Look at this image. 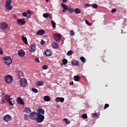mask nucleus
Instances as JSON below:
<instances>
[{
	"label": "nucleus",
	"mask_w": 127,
	"mask_h": 127,
	"mask_svg": "<svg viewBox=\"0 0 127 127\" xmlns=\"http://www.w3.org/2000/svg\"><path fill=\"white\" fill-rule=\"evenodd\" d=\"M3 62L7 66H9L11 63H12V60L11 58L8 56L4 57L3 59Z\"/></svg>",
	"instance_id": "nucleus-1"
},
{
	"label": "nucleus",
	"mask_w": 127,
	"mask_h": 127,
	"mask_svg": "<svg viewBox=\"0 0 127 127\" xmlns=\"http://www.w3.org/2000/svg\"><path fill=\"white\" fill-rule=\"evenodd\" d=\"M44 119H45L44 115H42L40 114H37L36 121L38 124H40L41 123H42L43 121H44Z\"/></svg>",
	"instance_id": "nucleus-2"
},
{
	"label": "nucleus",
	"mask_w": 127,
	"mask_h": 127,
	"mask_svg": "<svg viewBox=\"0 0 127 127\" xmlns=\"http://www.w3.org/2000/svg\"><path fill=\"white\" fill-rule=\"evenodd\" d=\"M4 80L8 84H10L12 82V80H13V77L10 74L6 75L4 76Z\"/></svg>",
	"instance_id": "nucleus-3"
},
{
	"label": "nucleus",
	"mask_w": 127,
	"mask_h": 127,
	"mask_svg": "<svg viewBox=\"0 0 127 127\" xmlns=\"http://www.w3.org/2000/svg\"><path fill=\"white\" fill-rule=\"evenodd\" d=\"M7 27H8V24L6 22H3L0 24V28L2 30L7 29Z\"/></svg>",
	"instance_id": "nucleus-4"
},
{
	"label": "nucleus",
	"mask_w": 127,
	"mask_h": 127,
	"mask_svg": "<svg viewBox=\"0 0 127 127\" xmlns=\"http://www.w3.org/2000/svg\"><path fill=\"white\" fill-rule=\"evenodd\" d=\"M20 85L23 87H26V85H27V80L25 78H21L20 81Z\"/></svg>",
	"instance_id": "nucleus-5"
},
{
	"label": "nucleus",
	"mask_w": 127,
	"mask_h": 127,
	"mask_svg": "<svg viewBox=\"0 0 127 127\" xmlns=\"http://www.w3.org/2000/svg\"><path fill=\"white\" fill-rule=\"evenodd\" d=\"M16 73H17V75L20 79H23L24 77L23 72L22 71H20L19 69H16Z\"/></svg>",
	"instance_id": "nucleus-6"
},
{
	"label": "nucleus",
	"mask_w": 127,
	"mask_h": 127,
	"mask_svg": "<svg viewBox=\"0 0 127 127\" xmlns=\"http://www.w3.org/2000/svg\"><path fill=\"white\" fill-rule=\"evenodd\" d=\"M53 37H54L56 41L59 42L61 40V37H60V34H53Z\"/></svg>",
	"instance_id": "nucleus-7"
},
{
	"label": "nucleus",
	"mask_w": 127,
	"mask_h": 127,
	"mask_svg": "<svg viewBox=\"0 0 127 127\" xmlns=\"http://www.w3.org/2000/svg\"><path fill=\"white\" fill-rule=\"evenodd\" d=\"M37 118V113L36 112H32L31 113L30 115V119L31 120H34V121H36V119Z\"/></svg>",
	"instance_id": "nucleus-8"
},
{
	"label": "nucleus",
	"mask_w": 127,
	"mask_h": 127,
	"mask_svg": "<svg viewBox=\"0 0 127 127\" xmlns=\"http://www.w3.org/2000/svg\"><path fill=\"white\" fill-rule=\"evenodd\" d=\"M17 22L19 25H24L25 24V20L24 19H17Z\"/></svg>",
	"instance_id": "nucleus-9"
},
{
	"label": "nucleus",
	"mask_w": 127,
	"mask_h": 127,
	"mask_svg": "<svg viewBox=\"0 0 127 127\" xmlns=\"http://www.w3.org/2000/svg\"><path fill=\"white\" fill-rule=\"evenodd\" d=\"M36 48V47L34 46V45H31V46L29 48V50L30 52H35V49Z\"/></svg>",
	"instance_id": "nucleus-10"
},
{
	"label": "nucleus",
	"mask_w": 127,
	"mask_h": 127,
	"mask_svg": "<svg viewBox=\"0 0 127 127\" xmlns=\"http://www.w3.org/2000/svg\"><path fill=\"white\" fill-rule=\"evenodd\" d=\"M19 56L20 57H23L25 55V52L23 50H20L18 51Z\"/></svg>",
	"instance_id": "nucleus-11"
},
{
	"label": "nucleus",
	"mask_w": 127,
	"mask_h": 127,
	"mask_svg": "<svg viewBox=\"0 0 127 127\" xmlns=\"http://www.w3.org/2000/svg\"><path fill=\"white\" fill-rule=\"evenodd\" d=\"M17 102L19 105H24V102L23 100L21 97H18L17 98Z\"/></svg>",
	"instance_id": "nucleus-12"
},
{
	"label": "nucleus",
	"mask_w": 127,
	"mask_h": 127,
	"mask_svg": "<svg viewBox=\"0 0 127 127\" xmlns=\"http://www.w3.org/2000/svg\"><path fill=\"white\" fill-rule=\"evenodd\" d=\"M23 113H25V114H31V110H30V108L26 107L23 110Z\"/></svg>",
	"instance_id": "nucleus-13"
},
{
	"label": "nucleus",
	"mask_w": 127,
	"mask_h": 127,
	"mask_svg": "<svg viewBox=\"0 0 127 127\" xmlns=\"http://www.w3.org/2000/svg\"><path fill=\"white\" fill-rule=\"evenodd\" d=\"M61 5L64 8V9L63 10V12H66V10H67L69 7H68L66 5L64 4L63 3L61 4Z\"/></svg>",
	"instance_id": "nucleus-14"
},
{
	"label": "nucleus",
	"mask_w": 127,
	"mask_h": 127,
	"mask_svg": "<svg viewBox=\"0 0 127 127\" xmlns=\"http://www.w3.org/2000/svg\"><path fill=\"white\" fill-rule=\"evenodd\" d=\"M56 102L57 103H59V102H61V103H63V102H64V98H63V97H57L56 98Z\"/></svg>",
	"instance_id": "nucleus-15"
},
{
	"label": "nucleus",
	"mask_w": 127,
	"mask_h": 127,
	"mask_svg": "<svg viewBox=\"0 0 127 127\" xmlns=\"http://www.w3.org/2000/svg\"><path fill=\"white\" fill-rule=\"evenodd\" d=\"M45 54L48 57L51 56L52 55V52L50 50H47L45 51Z\"/></svg>",
	"instance_id": "nucleus-16"
},
{
	"label": "nucleus",
	"mask_w": 127,
	"mask_h": 127,
	"mask_svg": "<svg viewBox=\"0 0 127 127\" xmlns=\"http://www.w3.org/2000/svg\"><path fill=\"white\" fill-rule=\"evenodd\" d=\"M37 112L38 113L37 114H40V115H44V113H45L44 109H43L42 108L38 109Z\"/></svg>",
	"instance_id": "nucleus-17"
},
{
	"label": "nucleus",
	"mask_w": 127,
	"mask_h": 127,
	"mask_svg": "<svg viewBox=\"0 0 127 127\" xmlns=\"http://www.w3.org/2000/svg\"><path fill=\"white\" fill-rule=\"evenodd\" d=\"M37 35H43L45 34V31L44 30H40L36 32Z\"/></svg>",
	"instance_id": "nucleus-18"
},
{
	"label": "nucleus",
	"mask_w": 127,
	"mask_h": 127,
	"mask_svg": "<svg viewBox=\"0 0 127 127\" xmlns=\"http://www.w3.org/2000/svg\"><path fill=\"white\" fill-rule=\"evenodd\" d=\"M52 47H53V48H54L55 49H57V48L59 47V45H58L57 43L53 42L52 43Z\"/></svg>",
	"instance_id": "nucleus-19"
},
{
	"label": "nucleus",
	"mask_w": 127,
	"mask_h": 127,
	"mask_svg": "<svg viewBox=\"0 0 127 127\" xmlns=\"http://www.w3.org/2000/svg\"><path fill=\"white\" fill-rule=\"evenodd\" d=\"M10 106H13L14 105V99L12 98H10L8 101Z\"/></svg>",
	"instance_id": "nucleus-20"
},
{
	"label": "nucleus",
	"mask_w": 127,
	"mask_h": 127,
	"mask_svg": "<svg viewBox=\"0 0 127 127\" xmlns=\"http://www.w3.org/2000/svg\"><path fill=\"white\" fill-rule=\"evenodd\" d=\"M11 119V116L8 115H7L4 117V120L5 121V122H8L9 121H10Z\"/></svg>",
	"instance_id": "nucleus-21"
},
{
	"label": "nucleus",
	"mask_w": 127,
	"mask_h": 127,
	"mask_svg": "<svg viewBox=\"0 0 127 127\" xmlns=\"http://www.w3.org/2000/svg\"><path fill=\"white\" fill-rule=\"evenodd\" d=\"M71 64L73 66H79V61L74 60L73 62H71Z\"/></svg>",
	"instance_id": "nucleus-22"
},
{
	"label": "nucleus",
	"mask_w": 127,
	"mask_h": 127,
	"mask_svg": "<svg viewBox=\"0 0 127 127\" xmlns=\"http://www.w3.org/2000/svg\"><path fill=\"white\" fill-rule=\"evenodd\" d=\"M44 101L45 102H50V97L48 95H46L44 97Z\"/></svg>",
	"instance_id": "nucleus-23"
},
{
	"label": "nucleus",
	"mask_w": 127,
	"mask_h": 127,
	"mask_svg": "<svg viewBox=\"0 0 127 127\" xmlns=\"http://www.w3.org/2000/svg\"><path fill=\"white\" fill-rule=\"evenodd\" d=\"M5 7L6 10H11L12 9V6L11 5H5Z\"/></svg>",
	"instance_id": "nucleus-24"
},
{
	"label": "nucleus",
	"mask_w": 127,
	"mask_h": 127,
	"mask_svg": "<svg viewBox=\"0 0 127 127\" xmlns=\"http://www.w3.org/2000/svg\"><path fill=\"white\" fill-rule=\"evenodd\" d=\"M10 98V96L8 95H5V96H4V100L5 101H6V102H8L9 101V99Z\"/></svg>",
	"instance_id": "nucleus-25"
},
{
	"label": "nucleus",
	"mask_w": 127,
	"mask_h": 127,
	"mask_svg": "<svg viewBox=\"0 0 127 127\" xmlns=\"http://www.w3.org/2000/svg\"><path fill=\"white\" fill-rule=\"evenodd\" d=\"M44 82L43 81H37L36 83V85L37 86H43Z\"/></svg>",
	"instance_id": "nucleus-26"
},
{
	"label": "nucleus",
	"mask_w": 127,
	"mask_h": 127,
	"mask_svg": "<svg viewBox=\"0 0 127 127\" xmlns=\"http://www.w3.org/2000/svg\"><path fill=\"white\" fill-rule=\"evenodd\" d=\"M74 12L76 14H79V13H81V9L77 8L74 10Z\"/></svg>",
	"instance_id": "nucleus-27"
},
{
	"label": "nucleus",
	"mask_w": 127,
	"mask_h": 127,
	"mask_svg": "<svg viewBox=\"0 0 127 127\" xmlns=\"http://www.w3.org/2000/svg\"><path fill=\"white\" fill-rule=\"evenodd\" d=\"M22 41L24 43H25V44H27V38H26V37L22 36Z\"/></svg>",
	"instance_id": "nucleus-28"
},
{
	"label": "nucleus",
	"mask_w": 127,
	"mask_h": 127,
	"mask_svg": "<svg viewBox=\"0 0 127 127\" xmlns=\"http://www.w3.org/2000/svg\"><path fill=\"white\" fill-rule=\"evenodd\" d=\"M80 59L83 63H86V58H85L84 57H80Z\"/></svg>",
	"instance_id": "nucleus-29"
},
{
	"label": "nucleus",
	"mask_w": 127,
	"mask_h": 127,
	"mask_svg": "<svg viewBox=\"0 0 127 127\" xmlns=\"http://www.w3.org/2000/svg\"><path fill=\"white\" fill-rule=\"evenodd\" d=\"M74 81H78L79 80H80V76L78 75H75L74 77Z\"/></svg>",
	"instance_id": "nucleus-30"
},
{
	"label": "nucleus",
	"mask_w": 127,
	"mask_h": 127,
	"mask_svg": "<svg viewBox=\"0 0 127 127\" xmlns=\"http://www.w3.org/2000/svg\"><path fill=\"white\" fill-rule=\"evenodd\" d=\"M67 10L71 13L74 12L75 11V10L73 8L68 7L67 9Z\"/></svg>",
	"instance_id": "nucleus-31"
},
{
	"label": "nucleus",
	"mask_w": 127,
	"mask_h": 127,
	"mask_svg": "<svg viewBox=\"0 0 127 127\" xmlns=\"http://www.w3.org/2000/svg\"><path fill=\"white\" fill-rule=\"evenodd\" d=\"M63 121H64V122H65L66 125H70V122L68 121L67 118L64 119Z\"/></svg>",
	"instance_id": "nucleus-32"
},
{
	"label": "nucleus",
	"mask_w": 127,
	"mask_h": 127,
	"mask_svg": "<svg viewBox=\"0 0 127 127\" xmlns=\"http://www.w3.org/2000/svg\"><path fill=\"white\" fill-rule=\"evenodd\" d=\"M62 61L63 65H66L68 63V61L66 59H64Z\"/></svg>",
	"instance_id": "nucleus-33"
},
{
	"label": "nucleus",
	"mask_w": 127,
	"mask_h": 127,
	"mask_svg": "<svg viewBox=\"0 0 127 127\" xmlns=\"http://www.w3.org/2000/svg\"><path fill=\"white\" fill-rule=\"evenodd\" d=\"M5 5H11V0H6Z\"/></svg>",
	"instance_id": "nucleus-34"
},
{
	"label": "nucleus",
	"mask_w": 127,
	"mask_h": 127,
	"mask_svg": "<svg viewBox=\"0 0 127 127\" xmlns=\"http://www.w3.org/2000/svg\"><path fill=\"white\" fill-rule=\"evenodd\" d=\"M43 16H52V14L48 13H45L43 14Z\"/></svg>",
	"instance_id": "nucleus-35"
},
{
	"label": "nucleus",
	"mask_w": 127,
	"mask_h": 127,
	"mask_svg": "<svg viewBox=\"0 0 127 127\" xmlns=\"http://www.w3.org/2000/svg\"><path fill=\"white\" fill-rule=\"evenodd\" d=\"M52 25L53 26V28H55L56 27V24L54 22V21H51Z\"/></svg>",
	"instance_id": "nucleus-36"
},
{
	"label": "nucleus",
	"mask_w": 127,
	"mask_h": 127,
	"mask_svg": "<svg viewBox=\"0 0 127 127\" xmlns=\"http://www.w3.org/2000/svg\"><path fill=\"white\" fill-rule=\"evenodd\" d=\"M81 118L84 119H88V116H87V114H84L81 115Z\"/></svg>",
	"instance_id": "nucleus-37"
},
{
	"label": "nucleus",
	"mask_w": 127,
	"mask_h": 127,
	"mask_svg": "<svg viewBox=\"0 0 127 127\" xmlns=\"http://www.w3.org/2000/svg\"><path fill=\"white\" fill-rule=\"evenodd\" d=\"M27 14H29V15H32V14H33V12H32V11L28 10H27Z\"/></svg>",
	"instance_id": "nucleus-38"
},
{
	"label": "nucleus",
	"mask_w": 127,
	"mask_h": 127,
	"mask_svg": "<svg viewBox=\"0 0 127 127\" xmlns=\"http://www.w3.org/2000/svg\"><path fill=\"white\" fill-rule=\"evenodd\" d=\"M85 22L86 24H87V25H88L89 26H92V23L89 22V21H88V20H85Z\"/></svg>",
	"instance_id": "nucleus-39"
},
{
	"label": "nucleus",
	"mask_w": 127,
	"mask_h": 127,
	"mask_svg": "<svg viewBox=\"0 0 127 127\" xmlns=\"http://www.w3.org/2000/svg\"><path fill=\"white\" fill-rule=\"evenodd\" d=\"M32 92H34V93H38V90L35 88H32Z\"/></svg>",
	"instance_id": "nucleus-40"
},
{
	"label": "nucleus",
	"mask_w": 127,
	"mask_h": 127,
	"mask_svg": "<svg viewBox=\"0 0 127 127\" xmlns=\"http://www.w3.org/2000/svg\"><path fill=\"white\" fill-rule=\"evenodd\" d=\"M91 6L93 8H98V5L97 4H91Z\"/></svg>",
	"instance_id": "nucleus-41"
},
{
	"label": "nucleus",
	"mask_w": 127,
	"mask_h": 127,
	"mask_svg": "<svg viewBox=\"0 0 127 127\" xmlns=\"http://www.w3.org/2000/svg\"><path fill=\"white\" fill-rule=\"evenodd\" d=\"M70 35L71 36H74L75 35V32L73 30L70 31Z\"/></svg>",
	"instance_id": "nucleus-42"
},
{
	"label": "nucleus",
	"mask_w": 127,
	"mask_h": 127,
	"mask_svg": "<svg viewBox=\"0 0 127 127\" xmlns=\"http://www.w3.org/2000/svg\"><path fill=\"white\" fill-rule=\"evenodd\" d=\"M24 119L25 120V121H27L28 120V116L26 114H24Z\"/></svg>",
	"instance_id": "nucleus-43"
},
{
	"label": "nucleus",
	"mask_w": 127,
	"mask_h": 127,
	"mask_svg": "<svg viewBox=\"0 0 127 127\" xmlns=\"http://www.w3.org/2000/svg\"><path fill=\"white\" fill-rule=\"evenodd\" d=\"M66 55L68 56H70V55H72V51L70 50V51H68L67 52V53H66Z\"/></svg>",
	"instance_id": "nucleus-44"
},
{
	"label": "nucleus",
	"mask_w": 127,
	"mask_h": 127,
	"mask_svg": "<svg viewBox=\"0 0 127 127\" xmlns=\"http://www.w3.org/2000/svg\"><path fill=\"white\" fill-rule=\"evenodd\" d=\"M42 68L44 70H46V69H48V65H44L42 66Z\"/></svg>",
	"instance_id": "nucleus-45"
},
{
	"label": "nucleus",
	"mask_w": 127,
	"mask_h": 127,
	"mask_svg": "<svg viewBox=\"0 0 127 127\" xmlns=\"http://www.w3.org/2000/svg\"><path fill=\"white\" fill-rule=\"evenodd\" d=\"M109 105L108 104H105L104 107V110H106V109H108L109 108Z\"/></svg>",
	"instance_id": "nucleus-46"
},
{
	"label": "nucleus",
	"mask_w": 127,
	"mask_h": 127,
	"mask_svg": "<svg viewBox=\"0 0 127 127\" xmlns=\"http://www.w3.org/2000/svg\"><path fill=\"white\" fill-rule=\"evenodd\" d=\"M84 5L85 7H90V6H92V4L88 3L85 4Z\"/></svg>",
	"instance_id": "nucleus-47"
},
{
	"label": "nucleus",
	"mask_w": 127,
	"mask_h": 127,
	"mask_svg": "<svg viewBox=\"0 0 127 127\" xmlns=\"http://www.w3.org/2000/svg\"><path fill=\"white\" fill-rule=\"evenodd\" d=\"M92 118H96V117H98V115L97 113H94L92 114Z\"/></svg>",
	"instance_id": "nucleus-48"
},
{
	"label": "nucleus",
	"mask_w": 127,
	"mask_h": 127,
	"mask_svg": "<svg viewBox=\"0 0 127 127\" xmlns=\"http://www.w3.org/2000/svg\"><path fill=\"white\" fill-rule=\"evenodd\" d=\"M0 55H2L3 54V51L1 49V48H0Z\"/></svg>",
	"instance_id": "nucleus-49"
},
{
	"label": "nucleus",
	"mask_w": 127,
	"mask_h": 127,
	"mask_svg": "<svg viewBox=\"0 0 127 127\" xmlns=\"http://www.w3.org/2000/svg\"><path fill=\"white\" fill-rule=\"evenodd\" d=\"M35 62H36L37 63H39V59H38V58H36L35 59Z\"/></svg>",
	"instance_id": "nucleus-50"
},
{
	"label": "nucleus",
	"mask_w": 127,
	"mask_h": 127,
	"mask_svg": "<svg viewBox=\"0 0 127 127\" xmlns=\"http://www.w3.org/2000/svg\"><path fill=\"white\" fill-rule=\"evenodd\" d=\"M117 11V9L116 8H114L111 10V12H112V13H114V12H116Z\"/></svg>",
	"instance_id": "nucleus-51"
},
{
	"label": "nucleus",
	"mask_w": 127,
	"mask_h": 127,
	"mask_svg": "<svg viewBox=\"0 0 127 127\" xmlns=\"http://www.w3.org/2000/svg\"><path fill=\"white\" fill-rule=\"evenodd\" d=\"M22 15L23 16H27V13H26V12H24L22 13Z\"/></svg>",
	"instance_id": "nucleus-52"
},
{
	"label": "nucleus",
	"mask_w": 127,
	"mask_h": 127,
	"mask_svg": "<svg viewBox=\"0 0 127 127\" xmlns=\"http://www.w3.org/2000/svg\"><path fill=\"white\" fill-rule=\"evenodd\" d=\"M44 43H45V41H44L43 40H42L41 41V45H44Z\"/></svg>",
	"instance_id": "nucleus-53"
},
{
	"label": "nucleus",
	"mask_w": 127,
	"mask_h": 127,
	"mask_svg": "<svg viewBox=\"0 0 127 127\" xmlns=\"http://www.w3.org/2000/svg\"><path fill=\"white\" fill-rule=\"evenodd\" d=\"M67 1H68V0H63V3H65Z\"/></svg>",
	"instance_id": "nucleus-54"
},
{
	"label": "nucleus",
	"mask_w": 127,
	"mask_h": 127,
	"mask_svg": "<svg viewBox=\"0 0 127 127\" xmlns=\"http://www.w3.org/2000/svg\"><path fill=\"white\" fill-rule=\"evenodd\" d=\"M74 84V82L73 81H71L70 83H69V85H73Z\"/></svg>",
	"instance_id": "nucleus-55"
},
{
	"label": "nucleus",
	"mask_w": 127,
	"mask_h": 127,
	"mask_svg": "<svg viewBox=\"0 0 127 127\" xmlns=\"http://www.w3.org/2000/svg\"><path fill=\"white\" fill-rule=\"evenodd\" d=\"M2 103H3V104H5V101H4V99H3V100H2Z\"/></svg>",
	"instance_id": "nucleus-56"
},
{
	"label": "nucleus",
	"mask_w": 127,
	"mask_h": 127,
	"mask_svg": "<svg viewBox=\"0 0 127 127\" xmlns=\"http://www.w3.org/2000/svg\"><path fill=\"white\" fill-rule=\"evenodd\" d=\"M47 2H49V0H45Z\"/></svg>",
	"instance_id": "nucleus-57"
},
{
	"label": "nucleus",
	"mask_w": 127,
	"mask_h": 127,
	"mask_svg": "<svg viewBox=\"0 0 127 127\" xmlns=\"http://www.w3.org/2000/svg\"><path fill=\"white\" fill-rule=\"evenodd\" d=\"M26 17H27V18H30V17H29V16H27Z\"/></svg>",
	"instance_id": "nucleus-58"
},
{
	"label": "nucleus",
	"mask_w": 127,
	"mask_h": 127,
	"mask_svg": "<svg viewBox=\"0 0 127 127\" xmlns=\"http://www.w3.org/2000/svg\"><path fill=\"white\" fill-rule=\"evenodd\" d=\"M44 17H45V18H47V17H48V16H44Z\"/></svg>",
	"instance_id": "nucleus-59"
},
{
	"label": "nucleus",
	"mask_w": 127,
	"mask_h": 127,
	"mask_svg": "<svg viewBox=\"0 0 127 127\" xmlns=\"http://www.w3.org/2000/svg\"><path fill=\"white\" fill-rule=\"evenodd\" d=\"M50 18H52V17H50Z\"/></svg>",
	"instance_id": "nucleus-60"
},
{
	"label": "nucleus",
	"mask_w": 127,
	"mask_h": 127,
	"mask_svg": "<svg viewBox=\"0 0 127 127\" xmlns=\"http://www.w3.org/2000/svg\"><path fill=\"white\" fill-rule=\"evenodd\" d=\"M19 15H21V14H20Z\"/></svg>",
	"instance_id": "nucleus-61"
},
{
	"label": "nucleus",
	"mask_w": 127,
	"mask_h": 127,
	"mask_svg": "<svg viewBox=\"0 0 127 127\" xmlns=\"http://www.w3.org/2000/svg\"><path fill=\"white\" fill-rule=\"evenodd\" d=\"M28 16H30V15H28Z\"/></svg>",
	"instance_id": "nucleus-62"
}]
</instances>
